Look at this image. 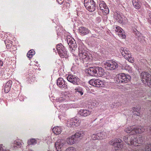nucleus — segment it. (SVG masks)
<instances>
[{
	"label": "nucleus",
	"instance_id": "1",
	"mask_svg": "<svg viewBox=\"0 0 151 151\" xmlns=\"http://www.w3.org/2000/svg\"><path fill=\"white\" fill-rule=\"evenodd\" d=\"M145 129L144 127L140 126H133L127 127L125 129V131L129 133L130 135H127L123 138V140L127 144L138 145L136 141L134 142L136 134L141 133L144 132Z\"/></svg>",
	"mask_w": 151,
	"mask_h": 151
},
{
	"label": "nucleus",
	"instance_id": "2",
	"mask_svg": "<svg viewBox=\"0 0 151 151\" xmlns=\"http://www.w3.org/2000/svg\"><path fill=\"white\" fill-rule=\"evenodd\" d=\"M79 56L80 60L82 63L90 60L91 58V55L85 49L84 45L80 44L78 47Z\"/></svg>",
	"mask_w": 151,
	"mask_h": 151
},
{
	"label": "nucleus",
	"instance_id": "3",
	"mask_svg": "<svg viewBox=\"0 0 151 151\" xmlns=\"http://www.w3.org/2000/svg\"><path fill=\"white\" fill-rule=\"evenodd\" d=\"M131 79L129 75L122 73L117 75L116 81L117 83H126L129 81Z\"/></svg>",
	"mask_w": 151,
	"mask_h": 151
},
{
	"label": "nucleus",
	"instance_id": "4",
	"mask_svg": "<svg viewBox=\"0 0 151 151\" xmlns=\"http://www.w3.org/2000/svg\"><path fill=\"white\" fill-rule=\"evenodd\" d=\"M109 143L110 145L114 146L113 149L114 151H119L123 147V142L119 139L112 140L109 142Z\"/></svg>",
	"mask_w": 151,
	"mask_h": 151
},
{
	"label": "nucleus",
	"instance_id": "5",
	"mask_svg": "<svg viewBox=\"0 0 151 151\" xmlns=\"http://www.w3.org/2000/svg\"><path fill=\"white\" fill-rule=\"evenodd\" d=\"M84 5L86 8L90 12H93L96 9L95 2L93 0H84Z\"/></svg>",
	"mask_w": 151,
	"mask_h": 151
},
{
	"label": "nucleus",
	"instance_id": "6",
	"mask_svg": "<svg viewBox=\"0 0 151 151\" xmlns=\"http://www.w3.org/2000/svg\"><path fill=\"white\" fill-rule=\"evenodd\" d=\"M104 66L107 70H112L118 68V65L117 63L114 61L108 60L104 63Z\"/></svg>",
	"mask_w": 151,
	"mask_h": 151
},
{
	"label": "nucleus",
	"instance_id": "7",
	"mask_svg": "<svg viewBox=\"0 0 151 151\" xmlns=\"http://www.w3.org/2000/svg\"><path fill=\"white\" fill-rule=\"evenodd\" d=\"M67 79L70 82L74 85H78L80 83V79L75 75H69L67 77Z\"/></svg>",
	"mask_w": 151,
	"mask_h": 151
},
{
	"label": "nucleus",
	"instance_id": "8",
	"mask_svg": "<svg viewBox=\"0 0 151 151\" xmlns=\"http://www.w3.org/2000/svg\"><path fill=\"white\" fill-rule=\"evenodd\" d=\"M141 78L145 80L147 83V85L151 87V76L148 73L143 72L141 75Z\"/></svg>",
	"mask_w": 151,
	"mask_h": 151
},
{
	"label": "nucleus",
	"instance_id": "9",
	"mask_svg": "<svg viewBox=\"0 0 151 151\" xmlns=\"http://www.w3.org/2000/svg\"><path fill=\"white\" fill-rule=\"evenodd\" d=\"M97 9L102 11V12L106 14H108L109 12V10L106 6L104 2L103 1H100L99 3V6H97Z\"/></svg>",
	"mask_w": 151,
	"mask_h": 151
},
{
	"label": "nucleus",
	"instance_id": "10",
	"mask_svg": "<svg viewBox=\"0 0 151 151\" xmlns=\"http://www.w3.org/2000/svg\"><path fill=\"white\" fill-rule=\"evenodd\" d=\"M89 83L92 86L98 87H101L104 85L103 81L99 79H91L89 81Z\"/></svg>",
	"mask_w": 151,
	"mask_h": 151
},
{
	"label": "nucleus",
	"instance_id": "11",
	"mask_svg": "<svg viewBox=\"0 0 151 151\" xmlns=\"http://www.w3.org/2000/svg\"><path fill=\"white\" fill-rule=\"evenodd\" d=\"M65 143V141L63 139L58 140L55 144L57 151H61Z\"/></svg>",
	"mask_w": 151,
	"mask_h": 151
},
{
	"label": "nucleus",
	"instance_id": "12",
	"mask_svg": "<svg viewBox=\"0 0 151 151\" xmlns=\"http://www.w3.org/2000/svg\"><path fill=\"white\" fill-rule=\"evenodd\" d=\"M57 84L61 89L64 88H67L68 85H67L66 82L62 78H59L57 80Z\"/></svg>",
	"mask_w": 151,
	"mask_h": 151
},
{
	"label": "nucleus",
	"instance_id": "13",
	"mask_svg": "<svg viewBox=\"0 0 151 151\" xmlns=\"http://www.w3.org/2000/svg\"><path fill=\"white\" fill-rule=\"evenodd\" d=\"M143 147H141L139 150H138V148L137 147L135 148V150H133L132 151H151V143L145 144Z\"/></svg>",
	"mask_w": 151,
	"mask_h": 151
},
{
	"label": "nucleus",
	"instance_id": "14",
	"mask_svg": "<svg viewBox=\"0 0 151 151\" xmlns=\"http://www.w3.org/2000/svg\"><path fill=\"white\" fill-rule=\"evenodd\" d=\"M120 51L122 55L125 58H126L130 57L131 56V52L126 48L122 47Z\"/></svg>",
	"mask_w": 151,
	"mask_h": 151
},
{
	"label": "nucleus",
	"instance_id": "15",
	"mask_svg": "<svg viewBox=\"0 0 151 151\" xmlns=\"http://www.w3.org/2000/svg\"><path fill=\"white\" fill-rule=\"evenodd\" d=\"M91 113V111L86 109H81L78 111V114L83 117L89 116Z\"/></svg>",
	"mask_w": 151,
	"mask_h": 151
},
{
	"label": "nucleus",
	"instance_id": "16",
	"mask_svg": "<svg viewBox=\"0 0 151 151\" xmlns=\"http://www.w3.org/2000/svg\"><path fill=\"white\" fill-rule=\"evenodd\" d=\"M97 67H91L87 69V72L88 74L91 76H96Z\"/></svg>",
	"mask_w": 151,
	"mask_h": 151
},
{
	"label": "nucleus",
	"instance_id": "17",
	"mask_svg": "<svg viewBox=\"0 0 151 151\" xmlns=\"http://www.w3.org/2000/svg\"><path fill=\"white\" fill-rule=\"evenodd\" d=\"M67 42L70 48H76L77 47V44L75 40L73 38H68L67 39Z\"/></svg>",
	"mask_w": 151,
	"mask_h": 151
},
{
	"label": "nucleus",
	"instance_id": "18",
	"mask_svg": "<svg viewBox=\"0 0 151 151\" xmlns=\"http://www.w3.org/2000/svg\"><path fill=\"white\" fill-rule=\"evenodd\" d=\"M89 31L88 29L83 27H80L78 29L79 33L81 35H87L89 33Z\"/></svg>",
	"mask_w": 151,
	"mask_h": 151
},
{
	"label": "nucleus",
	"instance_id": "19",
	"mask_svg": "<svg viewBox=\"0 0 151 151\" xmlns=\"http://www.w3.org/2000/svg\"><path fill=\"white\" fill-rule=\"evenodd\" d=\"M12 81L11 80L8 81L4 87V92L5 93H8L10 89L12 84Z\"/></svg>",
	"mask_w": 151,
	"mask_h": 151
},
{
	"label": "nucleus",
	"instance_id": "20",
	"mask_svg": "<svg viewBox=\"0 0 151 151\" xmlns=\"http://www.w3.org/2000/svg\"><path fill=\"white\" fill-rule=\"evenodd\" d=\"M145 137L144 136H142L141 135H139L138 137V139H137V140H136V139H135L134 142L136 141L137 142V145H138L135 146H138L140 145H139V144H142L143 143V141L145 140Z\"/></svg>",
	"mask_w": 151,
	"mask_h": 151
},
{
	"label": "nucleus",
	"instance_id": "21",
	"mask_svg": "<svg viewBox=\"0 0 151 151\" xmlns=\"http://www.w3.org/2000/svg\"><path fill=\"white\" fill-rule=\"evenodd\" d=\"M96 76L100 77L103 76L104 73V70L103 69L100 67H97L96 68Z\"/></svg>",
	"mask_w": 151,
	"mask_h": 151
},
{
	"label": "nucleus",
	"instance_id": "22",
	"mask_svg": "<svg viewBox=\"0 0 151 151\" xmlns=\"http://www.w3.org/2000/svg\"><path fill=\"white\" fill-rule=\"evenodd\" d=\"M84 134V133L83 131H81L76 132L74 135L73 136H74L75 138L77 140V139L78 138H79V139H82Z\"/></svg>",
	"mask_w": 151,
	"mask_h": 151
},
{
	"label": "nucleus",
	"instance_id": "23",
	"mask_svg": "<svg viewBox=\"0 0 151 151\" xmlns=\"http://www.w3.org/2000/svg\"><path fill=\"white\" fill-rule=\"evenodd\" d=\"M68 144L69 145H73L76 142V139L74 138V136L72 135L71 137L68 138L66 140Z\"/></svg>",
	"mask_w": 151,
	"mask_h": 151
},
{
	"label": "nucleus",
	"instance_id": "24",
	"mask_svg": "<svg viewBox=\"0 0 151 151\" xmlns=\"http://www.w3.org/2000/svg\"><path fill=\"white\" fill-rule=\"evenodd\" d=\"M114 18L116 19L117 22L120 23H122L123 19L120 14H119L118 13H115Z\"/></svg>",
	"mask_w": 151,
	"mask_h": 151
},
{
	"label": "nucleus",
	"instance_id": "25",
	"mask_svg": "<svg viewBox=\"0 0 151 151\" xmlns=\"http://www.w3.org/2000/svg\"><path fill=\"white\" fill-rule=\"evenodd\" d=\"M58 52L60 56L62 58H66L67 57V52L65 50L64 47L61 49L60 51Z\"/></svg>",
	"mask_w": 151,
	"mask_h": 151
},
{
	"label": "nucleus",
	"instance_id": "26",
	"mask_svg": "<svg viewBox=\"0 0 151 151\" xmlns=\"http://www.w3.org/2000/svg\"><path fill=\"white\" fill-rule=\"evenodd\" d=\"M52 130L53 132L57 134H60L62 130L61 127L58 126L54 127Z\"/></svg>",
	"mask_w": 151,
	"mask_h": 151
},
{
	"label": "nucleus",
	"instance_id": "27",
	"mask_svg": "<svg viewBox=\"0 0 151 151\" xmlns=\"http://www.w3.org/2000/svg\"><path fill=\"white\" fill-rule=\"evenodd\" d=\"M139 41L141 42L144 40V37L138 31L135 32V33Z\"/></svg>",
	"mask_w": 151,
	"mask_h": 151
},
{
	"label": "nucleus",
	"instance_id": "28",
	"mask_svg": "<svg viewBox=\"0 0 151 151\" xmlns=\"http://www.w3.org/2000/svg\"><path fill=\"white\" fill-rule=\"evenodd\" d=\"M133 111H132L133 114L134 116L136 115L137 116H139L140 115L139 111L140 108H136L135 107H133L132 109Z\"/></svg>",
	"mask_w": 151,
	"mask_h": 151
},
{
	"label": "nucleus",
	"instance_id": "29",
	"mask_svg": "<svg viewBox=\"0 0 151 151\" xmlns=\"http://www.w3.org/2000/svg\"><path fill=\"white\" fill-rule=\"evenodd\" d=\"M98 136H99V139H103L106 137V134L104 132H102L98 133Z\"/></svg>",
	"mask_w": 151,
	"mask_h": 151
},
{
	"label": "nucleus",
	"instance_id": "30",
	"mask_svg": "<svg viewBox=\"0 0 151 151\" xmlns=\"http://www.w3.org/2000/svg\"><path fill=\"white\" fill-rule=\"evenodd\" d=\"M35 51L33 50H30L27 54V56L29 58H31L35 54Z\"/></svg>",
	"mask_w": 151,
	"mask_h": 151
},
{
	"label": "nucleus",
	"instance_id": "31",
	"mask_svg": "<svg viewBox=\"0 0 151 151\" xmlns=\"http://www.w3.org/2000/svg\"><path fill=\"white\" fill-rule=\"evenodd\" d=\"M28 145H35L37 143V140L34 139L29 140L27 142Z\"/></svg>",
	"mask_w": 151,
	"mask_h": 151
},
{
	"label": "nucleus",
	"instance_id": "32",
	"mask_svg": "<svg viewBox=\"0 0 151 151\" xmlns=\"http://www.w3.org/2000/svg\"><path fill=\"white\" fill-rule=\"evenodd\" d=\"M116 34L122 39H124L126 37V36L125 35V33L123 30L119 32L118 33H116Z\"/></svg>",
	"mask_w": 151,
	"mask_h": 151
},
{
	"label": "nucleus",
	"instance_id": "33",
	"mask_svg": "<svg viewBox=\"0 0 151 151\" xmlns=\"http://www.w3.org/2000/svg\"><path fill=\"white\" fill-rule=\"evenodd\" d=\"M75 121L74 120L73 118H72L68 122L67 126L68 127H74V123L73 122Z\"/></svg>",
	"mask_w": 151,
	"mask_h": 151
},
{
	"label": "nucleus",
	"instance_id": "34",
	"mask_svg": "<svg viewBox=\"0 0 151 151\" xmlns=\"http://www.w3.org/2000/svg\"><path fill=\"white\" fill-rule=\"evenodd\" d=\"M22 145V143L18 140H15L14 142V146L20 147Z\"/></svg>",
	"mask_w": 151,
	"mask_h": 151
},
{
	"label": "nucleus",
	"instance_id": "35",
	"mask_svg": "<svg viewBox=\"0 0 151 151\" xmlns=\"http://www.w3.org/2000/svg\"><path fill=\"white\" fill-rule=\"evenodd\" d=\"M74 121L73 123H74V127L75 126H77L79 125L80 124L81 120L79 119H78L76 118H73Z\"/></svg>",
	"mask_w": 151,
	"mask_h": 151
},
{
	"label": "nucleus",
	"instance_id": "36",
	"mask_svg": "<svg viewBox=\"0 0 151 151\" xmlns=\"http://www.w3.org/2000/svg\"><path fill=\"white\" fill-rule=\"evenodd\" d=\"M115 31L116 33H118L119 32L123 30L120 27L118 26H115L114 28Z\"/></svg>",
	"mask_w": 151,
	"mask_h": 151
},
{
	"label": "nucleus",
	"instance_id": "37",
	"mask_svg": "<svg viewBox=\"0 0 151 151\" xmlns=\"http://www.w3.org/2000/svg\"><path fill=\"white\" fill-rule=\"evenodd\" d=\"M64 47V46L61 43L57 45H56V49L58 52L60 51V50H61V49L63 48Z\"/></svg>",
	"mask_w": 151,
	"mask_h": 151
},
{
	"label": "nucleus",
	"instance_id": "38",
	"mask_svg": "<svg viewBox=\"0 0 151 151\" xmlns=\"http://www.w3.org/2000/svg\"><path fill=\"white\" fill-rule=\"evenodd\" d=\"M75 90H76V92H78V93L80 94L81 96L83 95V92L82 88H78L77 89H76Z\"/></svg>",
	"mask_w": 151,
	"mask_h": 151
},
{
	"label": "nucleus",
	"instance_id": "39",
	"mask_svg": "<svg viewBox=\"0 0 151 151\" xmlns=\"http://www.w3.org/2000/svg\"><path fill=\"white\" fill-rule=\"evenodd\" d=\"M92 138L94 140L99 139V136H98V133L97 134H94L92 135Z\"/></svg>",
	"mask_w": 151,
	"mask_h": 151
},
{
	"label": "nucleus",
	"instance_id": "40",
	"mask_svg": "<svg viewBox=\"0 0 151 151\" xmlns=\"http://www.w3.org/2000/svg\"><path fill=\"white\" fill-rule=\"evenodd\" d=\"M133 5L134 6V7L137 9H139L140 6V3H139V2L137 3H136L134 4H133Z\"/></svg>",
	"mask_w": 151,
	"mask_h": 151
},
{
	"label": "nucleus",
	"instance_id": "41",
	"mask_svg": "<svg viewBox=\"0 0 151 151\" xmlns=\"http://www.w3.org/2000/svg\"><path fill=\"white\" fill-rule=\"evenodd\" d=\"M125 58L127 59L129 62L131 63H133L134 62L133 58L131 57V56H130V57L126 58Z\"/></svg>",
	"mask_w": 151,
	"mask_h": 151
},
{
	"label": "nucleus",
	"instance_id": "42",
	"mask_svg": "<svg viewBox=\"0 0 151 151\" xmlns=\"http://www.w3.org/2000/svg\"><path fill=\"white\" fill-rule=\"evenodd\" d=\"M148 22L151 24V12L148 14Z\"/></svg>",
	"mask_w": 151,
	"mask_h": 151
},
{
	"label": "nucleus",
	"instance_id": "43",
	"mask_svg": "<svg viewBox=\"0 0 151 151\" xmlns=\"http://www.w3.org/2000/svg\"><path fill=\"white\" fill-rule=\"evenodd\" d=\"M0 151H10V150H4L2 146L0 145Z\"/></svg>",
	"mask_w": 151,
	"mask_h": 151
},
{
	"label": "nucleus",
	"instance_id": "44",
	"mask_svg": "<svg viewBox=\"0 0 151 151\" xmlns=\"http://www.w3.org/2000/svg\"><path fill=\"white\" fill-rule=\"evenodd\" d=\"M63 0H57L58 3L60 4H62L63 2Z\"/></svg>",
	"mask_w": 151,
	"mask_h": 151
},
{
	"label": "nucleus",
	"instance_id": "45",
	"mask_svg": "<svg viewBox=\"0 0 151 151\" xmlns=\"http://www.w3.org/2000/svg\"><path fill=\"white\" fill-rule=\"evenodd\" d=\"M132 4L137 3L139 2V0H132Z\"/></svg>",
	"mask_w": 151,
	"mask_h": 151
},
{
	"label": "nucleus",
	"instance_id": "46",
	"mask_svg": "<svg viewBox=\"0 0 151 151\" xmlns=\"http://www.w3.org/2000/svg\"><path fill=\"white\" fill-rule=\"evenodd\" d=\"M64 99H63L62 98H60L58 99V101L59 102H62L63 101H64Z\"/></svg>",
	"mask_w": 151,
	"mask_h": 151
},
{
	"label": "nucleus",
	"instance_id": "47",
	"mask_svg": "<svg viewBox=\"0 0 151 151\" xmlns=\"http://www.w3.org/2000/svg\"><path fill=\"white\" fill-rule=\"evenodd\" d=\"M3 65V62L0 60V66H2Z\"/></svg>",
	"mask_w": 151,
	"mask_h": 151
},
{
	"label": "nucleus",
	"instance_id": "48",
	"mask_svg": "<svg viewBox=\"0 0 151 151\" xmlns=\"http://www.w3.org/2000/svg\"><path fill=\"white\" fill-rule=\"evenodd\" d=\"M64 4L66 6H68H68H69V4H68V3H65H65H64Z\"/></svg>",
	"mask_w": 151,
	"mask_h": 151
},
{
	"label": "nucleus",
	"instance_id": "49",
	"mask_svg": "<svg viewBox=\"0 0 151 151\" xmlns=\"http://www.w3.org/2000/svg\"><path fill=\"white\" fill-rule=\"evenodd\" d=\"M96 35L95 34H93V35H92L91 36V37H96Z\"/></svg>",
	"mask_w": 151,
	"mask_h": 151
},
{
	"label": "nucleus",
	"instance_id": "50",
	"mask_svg": "<svg viewBox=\"0 0 151 151\" xmlns=\"http://www.w3.org/2000/svg\"><path fill=\"white\" fill-rule=\"evenodd\" d=\"M76 63H77L78 64H79V62H78V59H76Z\"/></svg>",
	"mask_w": 151,
	"mask_h": 151
},
{
	"label": "nucleus",
	"instance_id": "51",
	"mask_svg": "<svg viewBox=\"0 0 151 151\" xmlns=\"http://www.w3.org/2000/svg\"><path fill=\"white\" fill-rule=\"evenodd\" d=\"M150 130L151 132V125L150 126Z\"/></svg>",
	"mask_w": 151,
	"mask_h": 151
},
{
	"label": "nucleus",
	"instance_id": "52",
	"mask_svg": "<svg viewBox=\"0 0 151 151\" xmlns=\"http://www.w3.org/2000/svg\"><path fill=\"white\" fill-rule=\"evenodd\" d=\"M29 151H33V150H30Z\"/></svg>",
	"mask_w": 151,
	"mask_h": 151
},
{
	"label": "nucleus",
	"instance_id": "53",
	"mask_svg": "<svg viewBox=\"0 0 151 151\" xmlns=\"http://www.w3.org/2000/svg\"><path fill=\"white\" fill-rule=\"evenodd\" d=\"M53 50L54 51H55V49H53Z\"/></svg>",
	"mask_w": 151,
	"mask_h": 151
}]
</instances>
